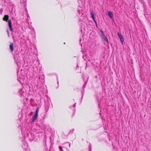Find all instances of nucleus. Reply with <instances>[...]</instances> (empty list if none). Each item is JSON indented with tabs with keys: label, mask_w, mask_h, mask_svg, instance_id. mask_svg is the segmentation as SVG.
Returning <instances> with one entry per match:
<instances>
[{
	"label": "nucleus",
	"mask_w": 151,
	"mask_h": 151,
	"mask_svg": "<svg viewBox=\"0 0 151 151\" xmlns=\"http://www.w3.org/2000/svg\"><path fill=\"white\" fill-rule=\"evenodd\" d=\"M18 93L21 97L26 98L27 96V91L23 88L19 90Z\"/></svg>",
	"instance_id": "nucleus-1"
},
{
	"label": "nucleus",
	"mask_w": 151,
	"mask_h": 151,
	"mask_svg": "<svg viewBox=\"0 0 151 151\" xmlns=\"http://www.w3.org/2000/svg\"><path fill=\"white\" fill-rule=\"evenodd\" d=\"M17 73L18 80L21 82L25 78L26 76V74L22 73H20L19 71Z\"/></svg>",
	"instance_id": "nucleus-2"
},
{
	"label": "nucleus",
	"mask_w": 151,
	"mask_h": 151,
	"mask_svg": "<svg viewBox=\"0 0 151 151\" xmlns=\"http://www.w3.org/2000/svg\"><path fill=\"white\" fill-rule=\"evenodd\" d=\"M15 61L16 62L17 65L19 66L20 65H19V63H21V61H20V58L18 55L16 54L15 55L14 57Z\"/></svg>",
	"instance_id": "nucleus-3"
},
{
	"label": "nucleus",
	"mask_w": 151,
	"mask_h": 151,
	"mask_svg": "<svg viewBox=\"0 0 151 151\" xmlns=\"http://www.w3.org/2000/svg\"><path fill=\"white\" fill-rule=\"evenodd\" d=\"M117 34L121 40L122 43V44H123V42L124 41V40L123 36L119 32H118L117 33Z\"/></svg>",
	"instance_id": "nucleus-4"
},
{
	"label": "nucleus",
	"mask_w": 151,
	"mask_h": 151,
	"mask_svg": "<svg viewBox=\"0 0 151 151\" xmlns=\"http://www.w3.org/2000/svg\"><path fill=\"white\" fill-rule=\"evenodd\" d=\"M8 22V23L9 26V27L10 30L11 31H12L13 29H12V23H11V20L10 19L9 20Z\"/></svg>",
	"instance_id": "nucleus-5"
},
{
	"label": "nucleus",
	"mask_w": 151,
	"mask_h": 151,
	"mask_svg": "<svg viewBox=\"0 0 151 151\" xmlns=\"http://www.w3.org/2000/svg\"><path fill=\"white\" fill-rule=\"evenodd\" d=\"M38 115L37 114H35V115L32 116L31 122H34L35 120H36L37 117Z\"/></svg>",
	"instance_id": "nucleus-6"
},
{
	"label": "nucleus",
	"mask_w": 151,
	"mask_h": 151,
	"mask_svg": "<svg viewBox=\"0 0 151 151\" xmlns=\"http://www.w3.org/2000/svg\"><path fill=\"white\" fill-rule=\"evenodd\" d=\"M108 14L111 19L113 18V15L112 13L110 11H109L108 12Z\"/></svg>",
	"instance_id": "nucleus-7"
},
{
	"label": "nucleus",
	"mask_w": 151,
	"mask_h": 151,
	"mask_svg": "<svg viewBox=\"0 0 151 151\" xmlns=\"http://www.w3.org/2000/svg\"><path fill=\"white\" fill-rule=\"evenodd\" d=\"M100 32L101 34H100V36L102 38H104V37H105V36L104 34L103 31L102 30H101Z\"/></svg>",
	"instance_id": "nucleus-8"
},
{
	"label": "nucleus",
	"mask_w": 151,
	"mask_h": 151,
	"mask_svg": "<svg viewBox=\"0 0 151 151\" xmlns=\"http://www.w3.org/2000/svg\"><path fill=\"white\" fill-rule=\"evenodd\" d=\"M9 16L7 15H5L4 16V18H3V20L4 21H5L6 22H7V20H8V18Z\"/></svg>",
	"instance_id": "nucleus-9"
},
{
	"label": "nucleus",
	"mask_w": 151,
	"mask_h": 151,
	"mask_svg": "<svg viewBox=\"0 0 151 151\" xmlns=\"http://www.w3.org/2000/svg\"><path fill=\"white\" fill-rule=\"evenodd\" d=\"M10 48L12 51H13L14 50L13 49V44L11 43L9 45Z\"/></svg>",
	"instance_id": "nucleus-10"
},
{
	"label": "nucleus",
	"mask_w": 151,
	"mask_h": 151,
	"mask_svg": "<svg viewBox=\"0 0 151 151\" xmlns=\"http://www.w3.org/2000/svg\"><path fill=\"white\" fill-rule=\"evenodd\" d=\"M91 17H92V19H93V21L95 22L96 23V21L95 20V19H94V15L93 14V13L91 12Z\"/></svg>",
	"instance_id": "nucleus-11"
},
{
	"label": "nucleus",
	"mask_w": 151,
	"mask_h": 151,
	"mask_svg": "<svg viewBox=\"0 0 151 151\" xmlns=\"http://www.w3.org/2000/svg\"><path fill=\"white\" fill-rule=\"evenodd\" d=\"M104 40L107 43H108V41L107 38L105 36V37H104V38H103Z\"/></svg>",
	"instance_id": "nucleus-12"
},
{
	"label": "nucleus",
	"mask_w": 151,
	"mask_h": 151,
	"mask_svg": "<svg viewBox=\"0 0 151 151\" xmlns=\"http://www.w3.org/2000/svg\"><path fill=\"white\" fill-rule=\"evenodd\" d=\"M39 111L38 108L36 110V112L35 114H37V115H38V113Z\"/></svg>",
	"instance_id": "nucleus-13"
},
{
	"label": "nucleus",
	"mask_w": 151,
	"mask_h": 151,
	"mask_svg": "<svg viewBox=\"0 0 151 151\" xmlns=\"http://www.w3.org/2000/svg\"><path fill=\"white\" fill-rule=\"evenodd\" d=\"M26 1V0H21V3H24Z\"/></svg>",
	"instance_id": "nucleus-14"
},
{
	"label": "nucleus",
	"mask_w": 151,
	"mask_h": 151,
	"mask_svg": "<svg viewBox=\"0 0 151 151\" xmlns=\"http://www.w3.org/2000/svg\"><path fill=\"white\" fill-rule=\"evenodd\" d=\"M59 147L60 150V151H63L62 148V147L60 146H59Z\"/></svg>",
	"instance_id": "nucleus-15"
},
{
	"label": "nucleus",
	"mask_w": 151,
	"mask_h": 151,
	"mask_svg": "<svg viewBox=\"0 0 151 151\" xmlns=\"http://www.w3.org/2000/svg\"><path fill=\"white\" fill-rule=\"evenodd\" d=\"M28 27L29 29H32V27L31 25L28 26Z\"/></svg>",
	"instance_id": "nucleus-16"
},
{
	"label": "nucleus",
	"mask_w": 151,
	"mask_h": 151,
	"mask_svg": "<svg viewBox=\"0 0 151 151\" xmlns=\"http://www.w3.org/2000/svg\"><path fill=\"white\" fill-rule=\"evenodd\" d=\"M2 12H3V9H1L0 10V13L1 14Z\"/></svg>",
	"instance_id": "nucleus-17"
},
{
	"label": "nucleus",
	"mask_w": 151,
	"mask_h": 151,
	"mask_svg": "<svg viewBox=\"0 0 151 151\" xmlns=\"http://www.w3.org/2000/svg\"><path fill=\"white\" fill-rule=\"evenodd\" d=\"M7 32V34H8V37H9V31L8 30H7L6 31Z\"/></svg>",
	"instance_id": "nucleus-18"
},
{
	"label": "nucleus",
	"mask_w": 151,
	"mask_h": 151,
	"mask_svg": "<svg viewBox=\"0 0 151 151\" xmlns=\"http://www.w3.org/2000/svg\"><path fill=\"white\" fill-rule=\"evenodd\" d=\"M76 104V103H75V104H74V106H74V107H75V106Z\"/></svg>",
	"instance_id": "nucleus-19"
},
{
	"label": "nucleus",
	"mask_w": 151,
	"mask_h": 151,
	"mask_svg": "<svg viewBox=\"0 0 151 151\" xmlns=\"http://www.w3.org/2000/svg\"><path fill=\"white\" fill-rule=\"evenodd\" d=\"M78 12H79V14H80V11H78Z\"/></svg>",
	"instance_id": "nucleus-20"
},
{
	"label": "nucleus",
	"mask_w": 151,
	"mask_h": 151,
	"mask_svg": "<svg viewBox=\"0 0 151 151\" xmlns=\"http://www.w3.org/2000/svg\"><path fill=\"white\" fill-rule=\"evenodd\" d=\"M69 147H70V144H69Z\"/></svg>",
	"instance_id": "nucleus-21"
},
{
	"label": "nucleus",
	"mask_w": 151,
	"mask_h": 151,
	"mask_svg": "<svg viewBox=\"0 0 151 151\" xmlns=\"http://www.w3.org/2000/svg\"><path fill=\"white\" fill-rule=\"evenodd\" d=\"M64 44H65V42H64Z\"/></svg>",
	"instance_id": "nucleus-22"
}]
</instances>
